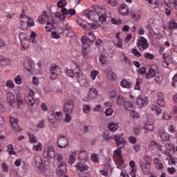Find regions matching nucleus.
I'll use <instances>...</instances> for the list:
<instances>
[{"mask_svg": "<svg viewBox=\"0 0 177 177\" xmlns=\"http://www.w3.org/2000/svg\"><path fill=\"white\" fill-rule=\"evenodd\" d=\"M66 74L71 78L77 77V82L81 86H85L86 84V77L81 74V67H80L77 63L74 62L72 69H67Z\"/></svg>", "mask_w": 177, "mask_h": 177, "instance_id": "obj_1", "label": "nucleus"}, {"mask_svg": "<svg viewBox=\"0 0 177 177\" xmlns=\"http://www.w3.org/2000/svg\"><path fill=\"white\" fill-rule=\"evenodd\" d=\"M38 21L40 24H47V26H46V31H48V32H50V31H52V28H53V24L55 21H53L52 17L48 15L47 12H44L41 16L39 17Z\"/></svg>", "mask_w": 177, "mask_h": 177, "instance_id": "obj_2", "label": "nucleus"}, {"mask_svg": "<svg viewBox=\"0 0 177 177\" xmlns=\"http://www.w3.org/2000/svg\"><path fill=\"white\" fill-rule=\"evenodd\" d=\"M6 100L11 106V107H13L14 106H16V104L18 106V108H19L20 104H23V100L21 99V96L17 95V97H15V94L12 92H8L6 94Z\"/></svg>", "mask_w": 177, "mask_h": 177, "instance_id": "obj_3", "label": "nucleus"}, {"mask_svg": "<svg viewBox=\"0 0 177 177\" xmlns=\"http://www.w3.org/2000/svg\"><path fill=\"white\" fill-rule=\"evenodd\" d=\"M21 26L23 28V30H27L29 27H32L34 26V21L31 22L30 21V19L27 17V16L24 15V11L22 12L21 16Z\"/></svg>", "mask_w": 177, "mask_h": 177, "instance_id": "obj_4", "label": "nucleus"}, {"mask_svg": "<svg viewBox=\"0 0 177 177\" xmlns=\"http://www.w3.org/2000/svg\"><path fill=\"white\" fill-rule=\"evenodd\" d=\"M19 39L21 41V50H27L30 44V40H28V35L24 32H21L19 34Z\"/></svg>", "mask_w": 177, "mask_h": 177, "instance_id": "obj_5", "label": "nucleus"}, {"mask_svg": "<svg viewBox=\"0 0 177 177\" xmlns=\"http://www.w3.org/2000/svg\"><path fill=\"white\" fill-rule=\"evenodd\" d=\"M81 42L82 43V48L84 50H82V55L83 56H86L87 53H86V49H88V48H89V46H91V45H92V44H93V41H92V40H91L89 38H88V37L86 36H83L81 39Z\"/></svg>", "mask_w": 177, "mask_h": 177, "instance_id": "obj_6", "label": "nucleus"}, {"mask_svg": "<svg viewBox=\"0 0 177 177\" xmlns=\"http://www.w3.org/2000/svg\"><path fill=\"white\" fill-rule=\"evenodd\" d=\"M113 159L117 162L119 167L124 165V159H122V151L121 149L118 148L113 151Z\"/></svg>", "mask_w": 177, "mask_h": 177, "instance_id": "obj_7", "label": "nucleus"}, {"mask_svg": "<svg viewBox=\"0 0 177 177\" xmlns=\"http://www.w3.org/2000/svg\"><path fill=\"white\" fill-rule=\"evenodd\" d=\"M50 78H51L52 80H56V78H57V76L62 74V71L59 66L56 64H52L50 67Z\"/></svg>", "mask_w": 177, "mask_h": 177, "instance_id": "obj_8", "label": "nucleus"}, {"mask_svg": "<svg viewBox=\"0 0 177 177\" xmlns=\"http://www.w3.org/2000/svg\"><path fill=\"white\" fill-rule=\"evenodd\" d=\"M122 136H123V134H117V135L114 136L113 138V140H115V142L116 143V146H117V147H118V149H122L125 146V140L124 139V138Z\"/></svg>", "mask_w": 177, "mask_h": 177, "instance_id": "obj_9", "label": "nucleus"}, {"mask_svg": "<svg viewBox=\"0 0 177 177\" xmlns=\"http://www.w3.org/2000/svg\"><path fill=\"white\" fill-rule=\"evenodd\" d=\"M137 46L140 50H145V49H147V48H149L147 40L143 37H140L138 38Z\"/></svg>", "mask_w": 177, "mask_h": 177, "instance_id": "obj_10", "label": "nucleus"}, {"mask_svg": "<svg viewBox=\"0 0 177 177\" xmlns=\"http://www.w3.org/2000/svg\"><path fill=\"white\" fill-rule=\"evenodd\" d=\"M74 110V102L71 100H68L64 106V113H73Z\"/></svg>", "mask_w": 177, "mask_h": 177, "instance_id": "obj_11", "label": "nucleus"}, {"mask_svg": "<svg viewBox=\"0 0 177 177\" xmlns=\"http://www.w3.org/2000/svg\"><path fill=\"white\" fill-rule=\"evenodd\" d=\"M67 172V166L64 162H62L57 169V174L58 176H62V175H66Z\"/></svg>", "mask_w": 177, "mask_h": 177, "instance_id": "obj_12", "label": "nucleus"}, {"mask_svg": "<svg viewBox=\"0 0 177 177\" xmlns=\"http://www.w3.org/2000/svg\"><path fill=\"white\" fill-rule=\"evenodd\" d=\"M68 145V140L66 136L60 137L57 140V146L59 149H64V147H67Z\"/></svg>", "mask_w": 177, "mask_h": 177, "instance_id": "obj_13", "label": "nucleus"}, {"mask_svg": "<svg viewBox=\"0 0 177 177\" xmlns=\"http://www.w3.org/2000/svg\"><path fill=\"white\" fill-rule=\"evenodd\" d=\"M66 15H68V10H67V8H62L61 10V13L60 12L55 13V17H58V19H59L60 21H64V20H66Z\"/></svg>", "mask_w": 177, "mask_h": 177, "instance_id": "obj_14", "label": "nucleus"}, {"mask_svg": "<svg viewBox=\"0 0 177 177\" xmlns=\"http://www.w3.org/2000/svg\"><path fill=\"white\" fill-rule=\"evenodd\" d=\"M141 171L145 175H147L150 172V163L145 162L142 160L139 162Z\"/></svg>", "mask_w": 177, "mask_h": 177, "instance_id": "obj_15", "label": "nucleus"}, {"mask_svg": "<svg viewBox=\"0 0 177 177\" xmlns=\"http://www.w3.org/2000/svg\"><path fill=\"white\" fill-rule=\"evenodd\" d=\"M33 165H35L38 169H41L44 167V162L42 161V158L39 156H36L33 160Z\"/></svg>", "mask_w": 177, "mask_h": 177, "instance_id": "obj_16", "label": "nucleus"}, {"mask_svg": "<svg viewBox=\"0 0 177 177\" xmlns=\"http://www.w3.org/2000/svg\"><path fill=\"white\" fill-rule=\"evenodd\" d=\"M88 162H79L76 165V169L80 171V172H84V171H88L89 169V166H88Z\"/></svg>", "mask_w": 177, "mask_h": 177, "instance_id": "obj_17", "label": "nucleus"}, {"mask_svg": "<svg viewBox=\"0 0 177 177\" xmlns=\"http://www.w3.org/2000/svg\"><path fill=\"white\" fill-rule=\"evenodd\" d=\"M34 95H35V93L32 90H30L28 96L26 97L25 100L28 106H34Z\"/></svg>", "mask_w": 177, "mask_h": 177, "instance_id": "obj_18", "label": "nucleus"}, {"mask_svg": "<svg viewBox=\"0 0 177 177\" xmlns=\"http://www.w3.org/2000/svg\"><path fill=\"white\" fill-rule=\"evenodd\" d=\"M136 103L138 106L142 109V107L147 106V104H149V100H147V97H138L137 98Z\"/></svg>", "mask_w": 177, "mask_h": 177, "instance_id": "obj_19", "label": "nucleus"}, {"mask_svg": "<svg viewBox=\"0 0 177 177\" xmlns=\"http://www.w3.org/2000/svg\"><path fill=\"white\" fill-rule=\"evenodd\" d=\"M158 135H159L162 142L169 141L170 136L169 135L168 133H167V131L160 129L158 131Z\"/></svg>", "mask_w": 177, "mask_h": 177, "instance_id": "obj_20", "label": "nucleus"}, {"mask_svg": "<svg viewBox=\"0 0 177 177\" xmlns=\"http://www.w3.org/2000/svg\"><path fill=\"white\" fill-rule=\"evenodd\" d=\"M157 103L160 107H164L165 106V101L164 100V94L162 93H158Z\"/></svg>", "mask_w": 177, "mask_h": 177, "instance_id": "obj_21", "label": "nucleus"}, {"mask_svg": "<svg viewBox=\"0 0 177 177\" xmlns=\"http://www.w3.org/2000/svg\"><path fill=\"white\" fill-rule=\"evenodd\" d=\"M46 156L47 158H55V157H56V154H55V151L53 150V147H48L46 150Z\"/></svg>", "mask_w": 177, "mask_h": 177, "instance_id": "obj_22", "label": "nucleus"}, {"mask_svg": "<svg viewBox=\"0 0 177 177\" xmlns=\"http://www.w3.org/2000/svg\"><path fill=\"white\" fill-rule=\"evenodd\" d=\"M128 6L123 4L122 5V6L120 7V9L119 10V12L120 13V15H122V16H128V15L129 14V10H128Z\"/></svg>", "mask_w": 177, "mask_h": 177, "instance_id": "obj_23", "label": "nucleus"}, {"mask_svg": "<svg viewBox=\"0 0 177 177\" xmlns=\"http://www.w3.org/2000/svg\"><path fill=\"white\" fill-rule=\"evenodd\" d=\"M88 99H95L97 96V91L95 88L89 89L88 91Z\"/></svg>", "mask_w": 177, "mask_h": 177, "instance_id": "obj_24", "label": "nucleus"}, {"mask_svg": "<svg viewBox=\"0 0 177 177\" xmlns=\"http://www.w3.org/2000/svg\"><path fill=\"white\" fill-rule=\"evenodd\" d=\"M0 64L1 66H9L10 64V60L2 55L0 56Z\"/></svg>", "mask_w": 177, "mask_h": 177, "instance_id": "obj_25", "label": "nucleus"}, {"mask_svg": "<svg viewBox=\"0 0 177 177\" xmlns=\"http://www.w3.org/2000/svg\"><path fill=\"white\" fill-rule=\"evenodd\" d=\"M116 103L118 106H125L127 103V100L124 97L119 95L117 97Z\"/></svg>", "mask_w": 177, "mask_h": 177, "instance_id": "obj_26", "label": "nucleus"}, {"mask_svg": "<svg viewBox=\"0 0 177 177\" xmlns=\"http://www.w3.org/2000/svg\"><path fill=\"white\" fill-rule=\"evenodd\" d=\"M156 76V69L153 67H151L146 74V77L148 79L153 78Z\"/></svg>", "mask_w": 177, "mask_h": 177, "instance_id": "obj_27", "label": "nucleus"}, {"mask_svg": "<svg viewBox=\"0 0 177 177\" xmlns=\"http://www.w3.org/2000/svg\"><path fill=\"white\" fill-rule=\"evenodd\" d=\"M31 66H32V62H31V61L26 60L24 62V67L26 71H31Z\"/></svg>", "mask_w": 177, "mask_h": 177, "instance_id": "obj_28", "label": "nucleus"}, {"mask_svg": "<svg viewBox=\"0 0 177 177\" xmlns=\"http://www.w3.org/2000/svg\"><path fill=\"white\" fill-rule=\"evenodd\" d=\"M121 86H122V88H127V89H129V88H131V86H132V83H131L130 82H129L127 80H123L121 83H120Z\"/></svg>", "mask_w": 177, "mask_h": 177, "instance_id": "obj_29", "label": "nucleus"}, {"mask_svg": "<svg viewBox=\"0 0 177 177\" xmlns=\"http://www.w3.org/2000/svg\"><path fill=\"white\" fill-rule=\"evenodd\" d=\"M165 4L168 8L177 10V0H173L172 2H169V3H165Z\"/></svg>", "mask_w": 177, "mask_h": 177, "instance_id": "obj_30", "label": "nucleus"}, {"mask_svg": "<svg viewBox=\"0 0 177 177\" xmlns=\"http://www.w3.org/2000/svg\"><path fill=\"white\" fill-rule=\"evenodd\" d=\"M108 128L111 132H115V131L118 129V124H115V122H110Z\"/></svg>", "mask_w": 177, "mask_h": 177, "instance_id": "obj_31", "label": "nucleus"}, {"mask_svg": "<svg viewBox=\"0 0 177 177\" xmlns=\"http://www.w3.org/2000/svg\"><path fill=\"white\" fill-rule=\"evenodd\" d=\"M169 28L170 30H176L177 29V23L174 19H171L169 23Z\"/></svg>", "mask_w": 177, "mask_h": 177, "instance_id": "obj_32", "label": "nucleus"}, {"mask_svg": "<svg viewBox=\"0 0 177 177\" xmlns=\"http://www.w3.org/2000/svg\"><path fill=\"white\" fill-rule=\"evenodd\" d=\"M95 11H91L90 10H86L84 13V16L88 18V20H91L92 17L95 15Z\"/></svg>", "mask_w": 177, "mask_h": 177, "instance_id": "obj_33", "label": "nucleus"}, {"mask_svg": "<svg viewBox=\"0 0 177 177\" xmlns=\"http://www.w3.org/2000/svg\"><path fill=\"white\" fill-rule=\"evenodd\" d=\"M75 152H73L72 154L70 155V158L68 159V164L71 165H73L74 162H75V160H77V158H75Z\"/></svg>", "mask_w": 177, "mask_h": 177, "instance_id": "obj_34", "label": "nucleus"}, {"mask_svg": "<svg viewBox=\"0 0 177 177\" xmlns=\"http://www.w3.org/2000/svg\"><path fill=\"white\" fill-rule=\"evenodd\" d=\"M153 145H154L155 146H156V148L158 149V150H159L160 151H161V153H162V154H168V152H167V151H164V150L162 149V145H160V144H158V143H157V142H153Z\"/></svg>", "mask_w": 177, "mask_h": 177, "instance_id": "obj_35", "label": "nucleus"}, {"mask_svg": "<svg viewBox=\"0 0 177 177\" xmlns=\"http://www.w3.org/2000/svg\"><path fill=\"white\" fill-rule=\"evenodd\" d=\"M66 5H67V1L66 0H60L57 3L58 8H60L61 9H66V8H64Z\"/></svg>", "mask_w": 177, "mask_h": 177, "instance_id": "obj_36", "label": "nucleus"}, {"mask_svg": "<svg viewBox=\"0 0 177 177\" xmlns=\"http://www.w3.org/2000/svg\"><path fill=\"white\" fill-rule=\"evenodd\" d=\"M151 109V110H153V111H156L157 115H160V114H161V113H162V111H161V109L158 108V106H157V105H152Z\"/></svg>", "mask_w": 177, "mask_h": 177, "instance_id": "obj_37", "label": "nucleus"}, {"mask_svg": "<svg viewBox=\"0 0 177 177\" xmlns=\"http://www.w3.org/2000/svg\"><path fill=\"white\" fill-rule=\"evenodd\" d=\"M37 37V34H35V32H32L30 37V41L32 42V44H37L38 41L35 39V37Z\"/></svg>", "mask_w": 177, "mask_h": 177, "instance_id": "obj_38", "label": "nucleus"}, {"mask_svg": "<svg viewBox=\"0 0 177 177\" xmlns=\"http://www.w3.org/2000/svg\"><path fill=\"white\" fill-rule=\"evenodd\" d=\"M98 20L100 21V23H102V24H106V14L100 13Z\"/></svg>", "mask_w": 177, "mask_h": 177, "instance_id": "obj_39", "label": "nucleus"}, {"mask_svg": "<svg viewBox=\"0 0 177 177\" xmlns=\"http://www.w3.org/2000/svg\"><path fill=\"white\" fill-rule=\"evenodd\" d=\"M100 62L101 64H107V57L104 55L100 56Z\"/></svg>", "mask_w": 177, "mask_h": 177, "instance_id": "obj_40", "label": "nucleus"}, {"mask_svg": "<svg viewBox=\"0 0 177 177\" xmlns=\"http://www.w3.org/2000/svg\"><path fill=\"white\" fill-rule=\"evenodd\" d=\"M125 109L131 111L132 109H133V104L132 102H126V104H124Z\"/></svg>", "mask_w": 177, "mask_h": 177, "instance_id": "obj_41", "label": "nucleus"}, {"mask_svg": "<svg viewBox=\"0 0 177 177\" xmlns=\"http://www.w3.org/2000/svg\"><path fill=\"white\" fill-rule=\"evenodd\" d=\"M109 95H110L111 98L113 97V98H115V99H117L120 96V95H118V93L117 91H114V90L111 91L109 92Z\"/></svg>", "mask_w": 177, "mask_h": 177, "instance_id": "obj_42", "label": "nucleus"}, {"mask_svg": "<svg viewBox=\"0 0 177 177\" xmlns=\"http://www.w3.org/2000/svg\"><path fill=\"white\" fill-rule=\"evenodd\" d=\"M32 150L35 151H41V150H42V144L38 143L37 145H34Z\"/></svg>", "mask_w": 177, "mask_h": 177, "instance_id": "obj_43", "label": "nucleus"}, {"mask_svg": "<svg viewBox=\"0 0 177 177\" xmlns=\"http://www.w3.org/2000/svg\"><path fill=\"white\" fill-rule=\"evenodd\" d=\"M10 122L11 124V127H13V125H17V122H19V119L11 117L10 118Z\"/></svg>", "mask_w": 177, "mask_h": 177, "instance_id": "obj_44", "label": "nucleus"}, {"mask_svg": "<svg viewBox=\"0 0 177 177\" xmlns=\"http://www.w3.org/2000/svg\"><path fill=\"white\" fill-rule=\"evenodd\" d=\"M165 147L167 150H169V151H171V150H173V151L175 153V146L172 144H166Z\"/></svg>", "mask_w": 177, "mask_h": 177, "instance_id": "obj_45", "label": "nucleus"}, {"mask_svg": "<svg viewBox=\"0 0 177 177\" xmlns=\"http://www.w3.org/2000/svg\"><path fill=\"white\" fill-rule=\"evenodd\" d=\"M144 57H145V59H149V60H153L154 59V55L150 53H145L144 54Z\"/></svg>", "mask_w": 177, "mask_h": 177, "instance_id": "obj_46", "label": "nucleus"}, {"mask_svg": "<svg viewBox=\"0 0 177 177\" xmlns=\"http://www.w3.org/2000/svg\"><path fill=\"white\" fill-rule=\"evenodd\" d=\"M100 16V12L99 13L97 12H94V15L91 20H93V21H97V20H99Z\"/></svg>", "mask_w": 177, "mask_h": 177, "instance_id": "obj_47", "label": "nucleus"}, {"mask_svg": "<svg viewBox=\"0 0 177 177\" xmlns=\"http://www.w3.org/2000/svg\"><path fill=\"white\" fill-rule=\"evenodd\" d=\"M28 136H30V142H32V143H37V137H35V136H34V134H32L31 133H28Z\"/></svg>", "mask_w": 177, "mask_h": 177, "instance_id": "obj_48", "label": "nucleus"}, {"mask_svg": "<svg viewBox=\"0 0 177 177\" xmlns=\"http://www.w3.org/2000/svg\"><path fill=\"white\" fill-rule=\"evenodd\" d=\"M7 88H10L11 89L15 88V83L12 80H8L6 84Z\"/></svg>", "mask_w": 177, "mask_h": 177, "instance_id": "obj_49", "label": "nucleus"}, {"mask_svg": "<svg viewBox=\"0 0 177 177\" xmlns=\"http://www.w3.org/2000/svg\"><path fill=\"white\" fill-rule=\"evenodd\" d=\"M169 157L170 158V159H169V164L170 165H174V164H176V162L175 160V158H173L171 154L169 153Z\"/></svg>", "mask_w": 177, "mask_h": 177, "instance_id": "obj_50", "label": "nucleus"}, {"mask_svg": "<svg viewBox=\"0 0 177 177\" xmlns=\"http://www.w3.org/2000/svg\"><path fill=\"white\" fill-rule=\"evenodd\" d=\"M131 52L133 53L134 56H136V57H140V56H142V53L138 51L136 48H133Z\"/></svg>", "mask_w": 177, "mask_h": 177, "instance_id": "obj_51", "label": "nucleus"}, {"mask_svg": "<svg viewBox=\"0 0 177 177\" xmlns=\"http://www.w3.org/2000/svg\"><path fill=\"white\" fill-rule=\"evenodd\" d=\"M106 74L107 75V78H109V80H115V77H114V73L113 72V71H111V72H108Z\"/></svg>", "mask_w": 177, "mask_h": 177, "instance_id": "obj_52", "label": "nucleus"}, {"mask_svg": "<svg viewBox=\"0 0 177 177\" xmlns=\"http://www.w3.org/2000/svg\"><path fill=\"white\" fill-rule=\"evenodd\" d=\"M83 111L86 113V114H88L91 111V106H89V105H84Z\"/></svg>", "mask_w": 177, "mask_h": 177, "instance_id": "obj_53", "label": "nucleus"}, {"mask_svg": "<svg viewBox=\"0 0 177 177\" xmlns=\"http://www.w3.org/2000/svg\"><path fill=\"white\" fill-rule=\"evenodd\" d=\"M11 127H12L13 131H15V132H20L21 131V127H20L19 126V124L12 125Z\"/></svg>", "mask_w": 177, "mask_h": 177, "instance_id": "obj_54", "label": "nucleus"}, {"mask_svg": "<svg viewBox=\"0 0 177 177\" xmlns=\"http://www.w3.org/2000/svg\"><path fill=\"white\" fill-rule=\"evenodd\" d=\"M113 109L108 108V109H106V110L105 111V115H106V117H109V115H111V114H113Z\"/></svg>", "mask_w": 177, "mask_h": 177, "instance_id": "obj_55", "label": "nucleus"}, {"mask_svg": "<svg viewBox=\"0 0 177 177\" xmlns=\"http://www.w3.org/2000/svg\"><path fill=\"white\" fill-rule=\"evenodd\" d=\"M91 160L93 162H99V157L96 154L91 155Z\"/></svg>", "mask_w": 177, "mask_h": 177, "instance_id": "obj_56", "label": "nucleus"}, {"mask_svg": "<svg viewBox=\"0 0 177 177\" xmlns=\"http://www.w3.org/2000/svg\"><path fill=\"white\" fill-rule=\"evenodd\" d=\"M71 120H72L71 115H70V113H66L65 115L64 122H70V121H71Z\"/></svg>", "mask_w": 177, "mask_h": 177, "instance_id": "obj_57", "label": "nucleus"}, {"mask_svg": "<svg viewBox=\"0 0 177 177\" xmlns=\"http://www.w3.org/2000/svg\"><path fill=\"white\" fill-rule=\"evenodd\" d=\"M130 117H131V118H139V114H138L136 111H133L130 113Z\"/></svg>", "mask_w": 177, "mask_h": 177, "instance_id": "obj_58", "label": "nucleus"}, {"mask_svg": "<svg viewBox=\"0 0 177 177\" xmlns=\"http://www.w3.org/2000/svg\"><path fill=\"white\" fill-rule=\"evenodd\" d=\"M140 79L136 80L135 89H137V91H140Z\"/></svg>", "mask_w": 177, "mask_h": 177, "instance_id": "obj_59", "label": "nucleus"}, {"mask_svg": "<svg viewBox=\"0 0 177 177\" xmlns=\"http://www.w3.org/2000/svg\"><path fill=\"white\" fill-rule=\"evenodd\" d=\"M2 169L3 172H8L9 171V167L5 162L2 164Z\"/></svg>", "mask_w": 177, "mask_h": 177, "instance_id": "obj_60", "label": "nucleus"}, {"mask_svg": "<svg viewBox=\"0 0 177 177\" xmlns=\"http://www.w3.org/2000/svg\"><path fill=\"white\" fill-rule=\"evenodd\" d=\"M97 74H99V72L97 71H93L91 73L92 79L95 80Z\"/></svg>", "mask_w": 177, "mask_h": 177, "instance_id": "obj_61", "label": "nucleus"}, {"mask_svg": "<svg viewBox=\"0 0 177 177\" xmlns=\"http://www.w3.org/2000/svg\"><path fill=\"white\" fill-rule=\"evenodd\" d=\"M111 23L113 24H118V25H120V24H121V19H115V18H112V19H111Z\"/></svg>", "mask_w": 177, "mask_h": 177, "instance_id": "obj_62", "label": "nucleus"}, {"mask_svg": "<svg viewBox=\"0 0 177 177\" xmlns=\"http://www.w3.org/2000/svg\"><path fill=\"white\" fill-rule=\"evenodd\" d=\"M162 80H163L162 76H157L155 78V81L156 82H157V84H161V82H162Z\"/></svg>", "mask_w": 177, "mask_h": 177, "instance_id": "obj_63", "label": "nucleus"}, {"mask_svg": "<svg viewBox=\"0 0 177 177\" xmlns=\"http://www.w3.org/2000/svg\"><path fill=\"white\" fill-rule=\"evenodd\" d=\"M138 74H140L141 75L146 74V67H141L138 71Z\"/></svg>", "mask_w": 177, "mask_h": 177, "instance_id": "obj_64", "label": "nucleus"}]
</instances>
